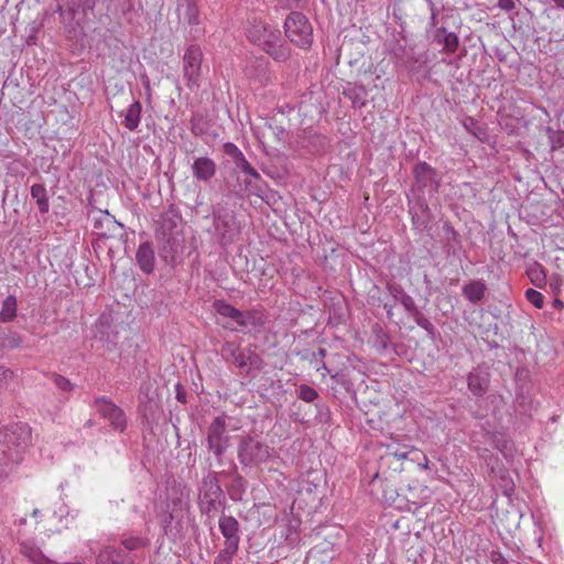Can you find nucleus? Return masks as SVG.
<instances>
[{"mask_svg": "<svg viewBox=\"0 0 564 564\" xmlns=\"http://www.w3.org/2000/svg\"><path fill=\"white\" fill-rule=\"evenodd\" d=\"M433 40L437 44L442 45V51L447 54H454L459 45L458 35L454 32H449L445 26L435 29Z\"/></svg>", "mask_w": 564, "mask_h": 564, "instance_id": "a878e982", "label": "nucleus"}, {"mask_svg": "<svg viewBox=\"0 0 564 564\" xmlns=\"http://www.w3.org/2000/svg\"><path fill=\"white\" fill-rule=\"evenodd\" d=\"M213 226L218 235L219 243L221 246L232 243L239 234L236 217L228 212L221 213L220 210H214Z\"/></svg>", "mask_w": 564, "mask_h": 564, "instance_id": "f8f14e48", "label": "nucleus"}, {"mask_svg": "<svg viewBox=\"0 0 564 564\" xmlns=\"http://www.w3.org/2000/svg\"><path fill=\"white\" fill-rule=\"evenodd\" d=\"M100 0H67L65 6H58V12L70 30H84L97 20V7Z\"/></svg>", "mask_w": 564, "mask_h": 564, "instance_id": "7ed1b4c3", "label": "nucleus"}, {"mask_svg": "<svg viewBox=\"0 0 564 564\" xmlns=\"http://www.w3.org/2000/svg\"><path fill=\"white\" fill-rule=\"evenodd\" d=\"M18 301L14 295H8L2 302L0 323H10L17 317Z\"/></svg>", "mask_w": 564, "mask_h": 564, "instance_id": "4c0bfd02", "label": "nucleus"}, {"mask_svg": "<svg viewBox=\"0 0 564 564\" xmlns=\"http://www.w3.org/2000/svg\"><path fill=\"white\" fill-rule=\"evenodd\" d=\"M246 185L250 187V191L252 194L260 197L262 200H264L268 204L271 202V199H274V197H275L276 193L274 191L270 189L268 187L267 183L263 182L262 180L256 181L254 183L246 182Z\"/></svg>", "mask_w": 564, "mask_h": 564, "instance_id": "ea45409f", "label": "nucleus"}, {"mask_svg": "<svg viewBox=\"0 0 564 564\" xmlns=\"http://www.w3.org/2000/svg\"><path fill=\"white\" fill-rule=\"evenodd\" d=\"M247 37L253 44L263 47L270 41L280 37V31L271 25L254 20L247 29Z\"/></svg>", "mask_w": 564, "mask_h": 564, "instance_id": "dca6fc26", "label": "nucleus"}, {"mask_svg": "<svg viewBox=\"0 0 564 564\" xmlns=\"http://www.w3.org/2000/svg\"><path fill=\"white\" fill-rule=\"evenodd\" d=\"M51 379L54 384L64 392H70L75 387L74 383L69 381V379L59 373H52Z\"/></svg>", "mask_w": 564, "mask_h": 564, "instance_id": "603ef678", "label": "nucleus"}, {"mask_svg": "<svg viewBox=\"0 0 564 564\" xmlns=\"http://www.w3.org/2000/svg\"><path fill=\"white\" fill-rule=\"evenodd\" d=\"M198 491V507L207 518H214L219 511L225 510L226 495L220 486L218 471L209 470L202 478Z\"/></svg>", "mask_w": 564, "mask_h": 564, "instance_id": "f03ea898", "label": "nucleus"}, {"mask_svg": "<svg viewBox=\"0 0 564 564\" xmlns=\"http://www.w3.org/2000/svg\"><path fill=\"white\" fill-rule=\"evenodd\" d=\"M246 311L239 310V317H235L232 321L239 326V328H231V330L236 332H246Z\"/></svg>", "mask_w": 564, "mask_h": 564, "instance_id": "680f3d73", "label": "nucleus"}, {"mask_svg": "<svg viewBox=\"0 0 564 564\" xmlns=\"http://www.w3.org/2000/svg\"><path fill=\"white\" fill-rule=\"evenodd\" d=\"M220 352L224 360L235 364L239 369H243L248 366L246 356L240 351L239 345L235 341L224 343Z\"/></svg>", "mask_w": 564, "mask_h": 564, "instance_id": "bb28decb", "label": "nucleus"}, {"mask_svg": "<svg viewBox=\"0 0 564 564\" xmlns=\"http://www.w3.org/2000/svg\"><path fill=\"white\" fill-rule=\"evenodd\" d=\"M206 446L212 452L218 465L223 464L224 455L230 446L227 424L224 416H216L207 429Z\"/></svg>", "mask_w": 564, "mask_h": 564, "instance_id": "0eeeda50", "label": "nucleus"}, {"mask_svg": "<svg viewBox=\"0 0 564 564\" xmlns=\"http://www.w3.org/2000/svg\"><path fill=\"white\" fill-rule=\"evenodd\" d=\"M271 456L270 446L258 438L246 435L241 436L237 447V457L243 467L259 466Z\"/></svg>", "mask_w": 564, "mask_h": 564, "instance_id": "20e7f679", "label": "nucleus"}, {"mask_svg": "<svg viewBox=\"0 0 564 564\" xmlns=\"http://www.w3.org/2000/svg\"><path fill=\"white\" fill-rule=\"evenodd\" d=\"M13 377V371L9 368L0 366V388L6 386L8 380Z\"/></svg>", "mask_w": 564, "mask_h": 564, "instance_id": "bf43d9fd", "label": "nucleus"}, {"mask_svg": "<svg viewBox=\"0 0 564 564\" xmlns=\"http://www.w3.org/2000/svg\"><path fill=\"white\" fill-rule=\"evenodd\" d=\"M443 232L445 239V248L449 252L451 249L455 250L456 248L462 247V239L458 231L452 226L449 221H444L443 224Z\"/></svg>", "mask_w": 564, "mask_h": 564, "instance_id": "58836bf2", "label": "nucleus"}, {"mask_svg": "<svg viewBox=\"0 0 564 564\" xmlns=\"http://www.w3.org/2000/svg\"><path fill=\"white\" fill-rule=\"evenodd\" d=\"M341 94L351 101L352 107L356 109H361L367 105L368 89L364 84L348 82L343 87Z\"/></svg>", "mask_w": 564, "mask_h": 564, "instance_id": "393cba45", "label": "nucleus"}, {"mask_svg": "<svg viewBox=\"0 0 564 564\" xmlns=\"http://www.w3.org/2000/svg\"><path fill=\"white\" fill-rule=\"evenodd\" d=\"M297 398L304 402L313 403L319 398L318 392L308 384H301L297 388Z\"/></svg>", "mask_w": 564, "mask_h": 564, "instance_id": "de8ad7c7", "label": "nucleus"}, {"mask_svg": "<svg viewBox=\"0 0 564 564\" xmlns=\"http://www.w3.org/2000/svg\"><path fill=\"white\" fill-rule=\"evenodd\" d=\"M491 445L501 453V455L507 459L511 460L514 457L516 448L511 438L506 436L502 433H494L491 435Z\"/></svg>", "mask_w": 564, "mask_h": 564, "instance_id": "7c9ffc66", "label": "nucleus"}, {"mask_svg": "<svg viewBox=\"0 0 564 564\" xmlns=\"http://www.w3.org/2000/svg\"><path fill=\"white\" fill-rule=\"evenodd\" d=\"M549 139L552 150H557L564 147V132L563 131H554L551 128H547Z\"/></svg>", "mask_w": 564, "mask_h": 564, "instance_id": "864d4df0", "label": "nucleus"}, {"mask_svg": "<svg viewBox=\"0 0 564 564\" xmlns=\"http://www.w3.org/2000/svg\"><path fill=\"white\" fill-rule=\"evenodd\" d=\"M173 503V507H177L178 505L181 506L182 505V500L181 499H174L172 501ZM182 518V514H180V512L173 508L172 510H167L166 512H164L162 516H161V519H160V522H161V525L164 530V532L167 534L169 531H171V524H172V521L173 520H177L180 521Z\"/></svg>", "mask_w": 564, "mask_h": 564, "instance_id": "37998d69", "label": "nucleus"}, {"mask_svg": "<svg viewBox=\"0 0 564 564\" xmlns=\"http://www.w3.org/2000/svg\"><path fill=\"white\" fill-rule=\"evenodd\" d=\"M20 552L34 564H52V561L34 543L21 542Z\"/></svg>", "mask_w": 564, "mask_h": 564, "instance_id": "473e14b6", "label": "nucleus"}, {"mask_svg": "<svg viewBox=\"0 0 564 564\" xmlns=\"http://www.w3.org/2000/svg\"><path fill=\"white\" fill-rule=\"evenodd\" d=\"M214 311L223 317L234 319L239 317V310L226 302L225 300H216L213 303Z\"/></svg>", "mask_w": 564, "mask_h": 564, "instance_id": "c03bdc74", "label": "nucleus"}, {"mask_svg": "<svg viewBox=\"0 0 564 564\" xmlns=\"http://www.w3.org/2000/svg\"><path fill=\"white\" fill-rule=\"evenodd\" d=\"M234 163H235L236 167L240 169L242 172H243L245 170H248V167L251 165V164L247 161V159H246L245 154H243V155H241V156H240L237 161H235Z\"/></svg>", "mask_w": 564, "mask_h": 564, "instance_id": "338daca9", "label": "nucleus"}, {"mask_svg": "<svg viewBox=\"0 0 564 564\" xmlns=\"http://www.w3.org/2000/svg\"><path fill=\"white\" fill-rule=\"evenodd\" d=\"M248 365L254 367L256 369H261V366L263 364V360L254 352H251L249 356L246 357Z\"/></svg>", "mask_w": 564, "mask_h": 564, "instance_id": "e2e57ef3", "label": "nucleus"}, {"mask_svg": "<svg viewBox=\"0 0 564 564\" xmlns=\"http://www.w3.org/2000/svg\"><path fill=\"white\" fill-rule=\"evenodd\" d=\"M142 106L139 100H134L126 110L123 126L129 131H135L140 124Z\"/></svg>", "mask_w": 564, "mask_h": 564, "instance_id": "72a5a7b5", "label": "nucleus"}, {"mask_svg": "<svg viewBox=\"0 0 564 564\" xmlns=\"http://www.w3.org/2000/svg\"><path fill=\"white\" fill-rule=\"evenodd\" d=\"M23 343L22 336L11 328L0 329V359L6 351L19 348Z\"/></svg>", "mask_w": 564, "mask_h": 564, "instance_id": "c85d7f7f", "label": "nucleus"}, {"mask_svg": "<svg viewBox=\"0 0 564 564\" xmlns=\"http://www.w3.org/2000/svg\"><path fill=\"white\" fill-rule=\"evenodd\" d=\"M31 197L36 200L41 214H47L50 210V199L47 191L43 184H33L31 186Z\"/></svg>", "mask_w": 564, "mask_h": 564, "instance_id": "f704fd0d", "label": "nucleus"}, {"mask_svg": "<svg viewBox=\"0 0 564 564\" xmlns=\"http://www.w3.org/2000/svg\"><path fill=\"white\" fill-rule=\"evenodd\" d=\"M191 169L194 178L203 183H208L217 172L215 161L208 156L195 158Z\"/></svg>", "mask_w": 564, "mask_h": 564, "instance_id": "4be33fe9", "label": "nucleus"}, {"mask_svg": "<svg viewBox=\"0 0 564 564\" xmlns=\"http://www.w3.org/2000/svg\"><path fill=\"white\" fill-rule=\"evenodd\" d=\"M498 7L507 12H510L516 9V2L513 0H499Z\"/></svg>", "mask_w": 564, "mask_h": 564, "instance_id": "0e129e2a", "label": "nucleus"}, {"mask_svg": "<svg viewBox=\"0 0 564 564\" xmlns=\"http://www.w3.org/2000/svg\"><path fill=\"white\" fill-rule=\"evenodd\" d=\"M108 328H110L109 316L101 315L96 324V329L97 333L99 334V338L100 340H106L110 343L112 346H115V339L110 338Z\"/></svg>", "mask_w": 564, "mask_h": 564, "instance_id": "49530a36", "label": "nucleus"}, {"mask_svg": "<svg viewBox=\"0 0 564 564\" xmlns=\"http://www.w3.org/2000/svg\"><path fill=\"white\" fill-rule=\"evenodd\" d=\"M238 551H228L227 553V549H223L216 556L214 564H231L232 557Z\"/></svg>", "mask_w": 564, "mask_h": 564, "instance_id": "6e6d98bb", "label": "nucleus"}, {"mask_svg": "<svg viewBox=\"0 0 564 564\" xmlns=\"http://www.w3.org/2000/svg\"><path fill=\"white\" fill-rule=\"evenodd\" d=\"M189 123L191 132L196 137L205 135L210 128L209 120L202 113H194L191 118Z\"/></svg>", "mask_w": 564, "mask_h": 564, "instance_id": "79ce46f5", "label": "nucleus"}, {"mask_svg": "<svg viewBox=\"0 0 564 564\" xmlns=\"http://www.w3.org/2000/svg\"><path fill=\"white\" fill-rule=\"evenodd\" d=\"M408 447L397 443L388 444L386 453L380 457V467L392 468L394 471L403 470Z\"/></svg>", "mask_w": 564, "mask_h": 564, "instance_id": "6ab92c4d", "label": "nucleus"}, {"mask_svg": "<svg viewBox=\"0 0 564 564\" xmlns=\"http://www.w3.org/2000/svg\"><path fill=\"white\" fill-rule=\"evenodd\" d=\"M245 318L246 332H249L251 329L259 332L267 323V316L260 310H247Z\"/></svg>", "mask_w": 564, "mask_h": 564, "instance_id": "c9c22d12", "label": "nucleus"}, {"mask_svg": "<svg viewBox=\"0 0 564 564\" xmlns=\"http://www.w3.org/2000/svg\"><path fill=\"white\" fill-rule=\"evenodd\" d=\"M405 460L416 463L422 468H429V459L426 455L422 451L414 448L412 446L408 447Z\"/></svg>", "mask_w": 564, "mask_h": 564, "instance_id": "a18cd8bd", "label": "nucleus"}, {"mask_svg": "<svg viewBox=\"0 0 564 564\" xmlns=\"http://www.w3.org/2000/svg\"><path fill=\"white\" fill-rule=\"evenodd\" d=\"M219 530L225 538V547L228 551H238L240 536H239V522L232 516L223 514L219 518Z\"/></svg>", "mask_w": 564, "mask_h": 564, "instance_id": "f3484780", "label": "nucleus"}, {"mask_svg": "<svg viewBox=\"0 0 564 564\" xmlns=\"http://www.w3.org/2000/svg\"><path fill=\"white\" fill-rule=\"evenodd\" d=\"M490 373L486 368L476 367L467 376V386L475 397H482L489 389Z\"/></svg>", "mask_w": 564, "mask_h": 564, "instance_id": "412c9836", "label": "nucleus"}, {"mask_svg": "<svg viewBox=\"0 0 564 564\" xmlns=\"http://www.w3.org/2000/svg\"><path fill=\"white\" fill-rule=\"evenodd\" d=\"M409 213L415 231L423 234L432 230L434 216L425 196L414 195L413 199L409 200Z\"/></svg>", "mask_w": 564, "mask_h": 564, "instance_id": "1a4fd4ad", "label": "nucleus"}, {"mask_svg": "<svg viewBox=\"0 0 564 564\" xmlns=\"http://www.w3.org/2000/svg\"><path fill=\"white\" fill-rule=\"evenodd\" d=\"M514 408L516 412L520 414H529L532 410V400L523 393H518L514 401Z\"/></svg>", "mask_w": 564, "mask_h": 564, "instance_id": "8fccbe9b", "label": "nucleus"}, {"mask_svg": "<svg viewBox=\"0 0 564 564\" xmlns=\"http://www.w3.org/2000/svg\"><path fill=\"white\" fill-rule=\"evenodd\" d=\"M491 471L495 474L496 485L501 489L505 496L510 497L513 494L516 486L508 469L491 466Z\"/></svg>", "mask_w": 564, "mask_h": 564, "instance_id": "2f4dec72", "label": "nucleus"}, {"mask_svg": "<svg viewBox=\"0 0 564 564\" xmlns=\"http://www.w3.org/2000/svg\"><path fill=\"white\" fill-rule=\"evenodd\" d=\"M93 406L105 419H107L112 429L123 432L127 427V417L121 408L116 405L106 397H98L94 400Z\"/></svg>", "mask_w": 564, "mask_h": 564, "instance_id": "ddd939ff", "label": "nucleus"}, {"mask_svg": "<svg viewBox=\"0 0 564 564\" xmlns=\"http://www.w3.org/2000/svg\"><path fill=\"white\" fill-rule=\"evenodd\" d=\"M487 286L482 280H473L462 288L463 295L471 303H479L486 294Z\"/></svg>", "mask_w": 564, "mask_h": 564, "instance_id": "c756f323", "label": "nucleus"}, {"mask_svg": "<svg viewBox=\"0 0 564 564\" xmlns=\"http://www.w3.org/2000/svg\"><path fill=\"white\" fill-rule=\"evenodd\" d=\"M490 560L494 564H506L507 563V560L505 558V556L498 551H492L490 553Z\"/></svg>", "mask_w": 564, "mask_h": 564, "instance_id": "69168bd1", "label": "nucleus"}, {"mask_svg": "<svg viewBox=\"0 0 564 564\" xmlns=\"http://www.w3.org/2000/svg\"><path fill=\"white\" fill-rule=\"evenodd\" d=\"M414 183L412 191L417 192L416 195H434L438 193L442 177L436 169L425 161L417 162L412 170Z\"/></svg>", "mask_w": 564, "mask_h": 564, "instance_id": "6e6552de", "label": "nucleus"}, {"mask_svg": "<svg viewBox=\"0 0 564 564\" xmlns=\"http://www.w3.org/2000/svg\"><path fill=\"white\" fill-rule=\"evenodd\" d=\"M315 408L317 410V417L321 422H327V420L330 416L329 408L325 403L317 402L315 404Z\"/></svg>", "mask_w": 564, "mask_h": 564, "instance_id": "13d9d810", "label": "nucleus"}, {"mask_svg": "<svg viewBox=\"0 0 564 564\" xmlns=\"http://www.w3.org/2000/svg\"><path fill=\"white\" fill-rule=\"evenodd\" d=\"M104 225L111 230L112 228L123 229V225L116 220L113 216H111L107 210L105 212V216L95 221V228H102Z\"/></svg>", "mask_w": 564, "mask_h": 564, "instance_id": "3c124183", "label": "nucleus"}, {"mask_svg": "<svg viewBox=\"0 0 564 564\" xmlns=\"http://www.w3.org/2000/svg\"><path fill=\"white\" fill-rule=\"evenodd\" d=\"M31 429L26 423L18 422L0 431V480H4L23 460L31 443Z\"/></svg>", "mask_w": 564, "mask_h": 564, "instance_id": "f257e3e1", "label": "nucleus"}, {"mask_svg": "<svg viewBox=\"0 0 564 564\" xmlns=\"http://www.w3.org/2000/svg\"><path fill=\"white\" fill-rule=\"evenodd\" d=\"M280 37L270 41L262 50L267 52L274 61L284 62L290 56V51L286 46L279 44Z\"/></svg>", "mask_w": 564, "mask_h": 564, "instance_id": "e433bc0d", "label": "nucleus"}, {"mask_svg": "<svg viewBox=\"0 0 564 564\" xmlns=\"http://www.w3.org/2000/svg\"><path fill=\"white\" fill-rule=\"evenodd\" d=\"M372 334L373 347L380 352L387 351L390 345L389 334L379 324L372 326Z\"/></svg>", "mask_w": 564, "mask_h": 564, "instance_id": "a19ab883", "label": "nucleus"}, {"mask_svg": "<svg viewBox=\"0 0 564 564\" xmlns=\"http://www.w3.org/2000/svg\"><path fill=\"white\" fill-rule=\"evenodd\" d=\"M285 36L299 46L300 48L307 50L313 43V28L308 19L299 11L289 13L284 21Z\"/></svg>", "mask_w": 564, "mask_h": 564, "instance_id": "39448f33", "label": "nucleus"}, {"mask_svg": "<svg viewBox=\"0 0 564 564\" xmlns=\"http://www.w3.org/2000/svg\"><path fill=\"white\" fill-rule=\"evenodd\" d=\"M307 0H278V3L283 9H302L305 7Z\"/></svg>", "mask_w": 564, "mask_h": 564, "instance_id": "4d7b16f0", "label": "nucleus"}, {"mask_svg": "<svg viewBox=\"0 0 564 564\" xmlns=\"http://www.w3.org/2000/svg\"><path fill=\"white\" fill-rule=\"evenodd\" d=\"M203 52L198 45L192 44L183 56V74L187 87L194 91L199 87Z\"/></svg>", "mask_w": 564, "mask_h": 564, "instance_id": "9d476101", "label": "nucleus"}, {"mask_svg": "<svg viewBox=\"0 0 564 564\" xmlns=\"http://www.w3.org/2000/svg\"><path fill=\"white\" fill-rule=\"evenodd\" d=\"M121 544L127 551H137L148 545V540L141 536H123Z\"/></svg>", "mask_w": 564, "mask_h": 564, "instance_id": "09e8293b", "label": "nucleus"}, {"mask_svg": "<svg viewBox=\"0 0 564 564\" xmlns=\"http://www.w3.org/2000/svg\"><path fill=\"white\" fill-rule=\"evenodd\" d=\"M328 351L324 347H318L317 350H312L310 348H303L295 352V355L302 361H308L314 366V369L322 372V376L325 377L326 373L330 375L332 379H334L337 383L341 386H346L348 382L345 379V375L341 372H334V370L328 366V364L324 360L327 356Z\"/></svg>", "mask_w": 564, "mask_h": 564, "instance_id": "9b49d317", "label": "nucleus"}, {"mask_svg": "<svg viewBox=\"0 0 564 564\" xmlns=\"http://www.w3.org/2000/svg\"><path fill=\"white\" fill-rule=\"evenodd\" d=\"M175 398L182 404H186L187 403L186 390H185L184 386L181 384V383H177L175 386Z\"/></svg>", "mask_w": 564, "mask_h": 564, "instance_id": "052dcab7", "label": "nucleus"}, {"mask_svg": "<svg viewBox=\"0 0 564 564\" xmlns=\"http://www.w3.org/2000/svg\"><path fill=\"white\" fill-rule=\"evenodd\" d=\"M525 297L527 300L534 305L536 308H542L544 304V296L541 292L534 290V289H528L525 291Z\"/></svg>", "mask_w": 564, "mask_h": 564, "instance_id": "5fc2aeb1", "label": "nucleus"}, {"mask_svg": "<svg viewBox=\"0 0 564 564\" xmlns=\"http://www.w3.org/2000/svg\"><path fill=\"white\" fill-rule=\"evenodd\" d=\"M182 214L175 204H170L167 209L160 214L156 220L155 235L170 236L180 234L182 226Z\"/></svg>", "mask_w": 564, "mask_h": 564, "instance_id": "4468645a", "label": "nucleus"}, {"mask_svg": "<svg viewBox=\"0 0 564 564\" xmlns=\"http://www.w3.org/2000/svg\"><path fill=\"white\" fill-rule=\"evenodd\" d=\"M159 241V256L169 265H174L178 254L183 249V238L181 234L170 236H156Z\"/></svg>", "mask_w": 564, "mask_h": 564, "instance_id": "2eb2a0df", "label": "nucleus"}, {"mask_svg": "<svg viewBox=\"0 0 564 564\" xmlns=\"http://www.w3.org/2000/svg\"><path fill=\"white\" fill-rule=\"evenodd\" d=\"M96 564H134V556L123 550L107 546L98 553Z\"/></svg>", "mask_w": 564, "mask_h": 564, "instance_id": "5701e85b", "label": "nucleus"}, {"mask_svg": "<svg viewBox=\"0 0 564 564\" xmlns=\"http://www.w3.org/2000/svg\"><path fill=\"white\" fill-rule=\"evenodd\" d=\"M135 261L144 274H151L154 271L155 254L151 242L145 241L139 246L135 253Z\"/></svg>", "mask_w": 564, "mask_h": 564, "instance_id": "b1692460", "label": "nucleus"}, {"mask_svg": "<svg viewBox=\"0 0 564 564\" xmlns=\"http://www.w3.org/2000/svg\"><path fill=\"white\" fill-rule=\"evenodd\" d=\"M238 149H239V148H238L235 143H232V142H226V143L224 144V152H225L228 156H231V155H232V153H234L235 151H237Z\"/></svg>", "mask_w": 564, "mask_h": 564, "instance_id": "774afa93", "label": "nucleus"}, {"mask_svg": "<svg viewBox=\"0 0 564 564\" xmlns=\"http://www.w3.org/2000/svg\"><path fill=\"white\" fill-rule=\"evenodd\" d=\"M176 11L178 18L184 15L186 23L191 26L199 24V10L197 0H177Z\"/></svg>", "mask_w": 564, "mask_h": 564, "instance_id": "cd10ccee", "label": "nucleus"}, {"mask_svg": "<svg viewBox=\"0 0 564 564\" xmlns=\"http://www.w3.org/2000/svg\"><path fill=\"white\" fill-rule=\"evenodd\" d=\"M387 290L393 297L394 302H399L404 307L405 312L414 319L417 326L427 333L429 338L434 339L436 335V328L432 322L419 310L414 299L408 294L398 283H388Z\"/></svg>", "mask_w": 564, "mask_h": 564, "instance_id": "423d86ee", "label": "nucleus"}, {"mask_svg": "<svg viewBox=\"0 0 564 564\" xmlns=\"http://www.w3.org/2000/svg\"><path fill=\"white\" fill-rule=\"evenodd\" d=\"M338 554L333 543L324 541L307 552L304 564H333Z\"/></svg>", "mask_w": 564, "mask_h": 564, "instance_id": "a211bd4d", "label": "nucleus"}, {"mask_svg": "<svg viewBox=\"0 0 564 564\" xmlns=\"http://www.w3.org/2000/svg\"><path fill=\"white\" fill-rule=\"evenodd\" d=\"M231 477L230 482L227 485V494L232 501H241L248 489V481L237 470L236 464L232 465L231 470L220 471L219 476Z\"/></svg>", "mask_w": 564, "mask_h": 564, "instance_id": "aec40b11", "label": "nucleus"}]
</instances>
